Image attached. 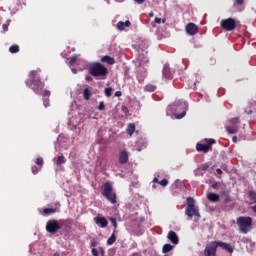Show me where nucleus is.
I'll return each mask as SVG.
<instances>
[{
  "label": "nucleus",
  "mask_w": 256,
  "mask_h": 256,
  "mask_svg": "<svg viewBox=\"0 0 256 256\" xmlns=\"http://www.w3.org/2000/svg\"><path fill=\"white\" fill-rule=\"evenodd\" d=\"M26 85L29 89H32L36 95H41L43 89H45V82L41 81V77L37 71H31L29 74V79L26 80Z\"/></svg>",
  "instance_id": "obj_1"
},
{
  "label": "nucleus",
  "mask_w": 256,
  "mask_h": 256,
  "mask_svg": "<svg viewBox=\"0 0 256 256\" xmlns=\"http://www.w3.org/2000/svg\"><path fill=\"white\" fill-rule=\"evenodd\" d=\"M88 73L92 77H102V79H105L109 75V70L103 64L96 62L89 67Z\"/></svg>",
  "instance_id": "obj_2"
},
{
  "label": "nucleus",
  "mask_w": 256,
  "mask_h": 256,
  "mask_svg": "<svg viewBox=\"0 0 256 256\" xmlns=\"http://www.w3.org/2000/svg\"><path fill=\"white\" fill-rule=\"evenodd\" d=\"M102 195L108 201H110V203H112L113 205H115V203H117V194L115 192H113V186L111 185V183L106 182L103 185Z\"/></svg>",
  "instance_id": "obj_3"
},
{
  "label": "nucleus",
  "mask_w": 256,
  "mask_h": 256,
  "mask_svg": "<svg viewBox=\"0 0 256 256\" xmlns=\"http://www.w3.org/2000/svg\"><path fill=\"white\" fill-rule=\"evenodd\" d=\"M237 225L241 233L246 235V233H249V227L253 225V218L241 216L237 219Z\"/></svg>",
  "instance_id": "obj_4"
},
{
  "label": "nucleus",
  "mask_w": 256,
  "mask_h": 256,
  "mask_svg": "<svg viewBox=\"0 0 256 256\" xmlns=\"http://www.w3.org/2000/svg\"><path fill=\"white\" fill-rule=\"evenodd\" d=\"M206 144H201L198 143L196 144V150L200 153H209V150L211 149V145H215L217 141L215 139L210 138V139H205Z\"/></svg>",
  "instance_id": "obj_5"
},
{
  "label": "nucleus",
  "mask_w": 256,
  "mask_h": 256,
  "mask_svg": "<svg viewBox=\"0 0 256 256\" xmlns=\"http://www.w3.org/2000/svg\"><path fill=\"white\" fill-rule=\"evenodd\" d=\"M220 25L222 29H224L225 31H234V29L237 28V23L233 18H227V19L221 20Z\"/></svg>",
  "instance_id": "obj_6"
},
{
  "label": "nucleus",
  "mask_w": 256,
  "mask_h": 256,
  "mask_svg": "<svg viewBox=\"0 0 256 256\" xmlns=\"http://www.w3.org/2000/svg\"><path fill=\"white\" fill-rule=\"evenodd\" d=\"M59 229H61V225H59V221L57 220H49L46 223V231L48 233H51L52 235H55V233L58 232Z\"/></svg>",
  "instance_id": "obj_7"
},
{
  "label": "nucleus",
  "mask_w": 256,
  "mask_h": 256,
  "mask_svg": "<svg viewBox=\"0 0 256 256\" xmlns=\"http://www.w3.org/2000/svg\"><path fill=\"white\" fill-rule=\"evenodd\" d=\"M217 241L210 242L204 249V256H217Z\"/></svg>",
  "instance_id": "obj_8"
},
{
  "label": "nucleus",
  "mask_w": 256,
  "mask_h": 256,
  "mask_svg": "<svg viewBox=\"0 0 256 256\" xmlns=\"http://www.w3.org/2000/svg\"><path fill=\"white\" fill-rule=\"evenodd\" d=\"M186 33L188 35H197V33H199V26H197V24L190 22L186 25Z\"/></svg>",
  "instance_id": "obj_9"
},
{
  "label": "nucleus",
  "mask_w": 256,
  "mask_h": 256,
  "mask_svg": "<svg viewBox=\"0 0 256 256\" xmlns=\"http://www.w3.org/2000/svg\"><path fill=\"white\" fill-rule=\"evenodd\" d=\"M94 223H96V225L98 227H100L101 229H105V227H107V225H109V221H107V218L101 217V216L95 217Z\"/></svg>",
  "instance_id": "obj_10"
},
{
  "label": "nucleus",
  "mask_w": 256,
  "mask_h": 256,
  "mask_svg": "<svg viewBox=\"0 0 256 256\" xmlns=\"http://www.w3.org/2000/svg\"><path fill=\"white\" fill-rule=\"evenodd\" d=\"M217 247H221V249H224V251H227L228 253H233L235 251V248L231 246L229 243L221 242V241H216Z\"/></svg>",
  "instance_id": "obj_11"
},
{
  "label": "nucleus",
  "mask_w": 256,
  "mask_h": 256,
  "mask_svg": "<svg viewBox=\"0 0 256 256\" xmlns=\"http://www.w3.org/2000/svg\"><path fill=\"white\" fill-rule=\"evenodd\" d=\"M118 161L120 165H125V163L129 161V153L127 152V150H122L119 152Z\"/></svg>",
  "instance_id": "obj_12"
},
{
  "label": "nucleus",
  "mask_w": 256,
  "mask_h": 256,
  "mask_svg": "<svg viewBox=\"0 0 256 256\" xmlns=\"http://www.w3.org/2000/svg\"><path fill=\"white\" fill-rule=\"evenodd\" d=\"M167 239H169L173 245H179V236H177L175 231H169Z\"/></svg>",
  "instance_id": "obj_13"
},
{
  "label": "nucleus",
  "mask_w": 256,
  "mask_h": 256,
  "mask_svg": "<svg viewBox=\"0 0 256 256\" xmlns=\"http://www.w3.org/2000/svg\"><path fill=\"white\" fill-rule=\"evenodd\" d=\"M185 215L188 217H195V215H199V210L195 208V206H187L185 210Z\"/></svg>",
  "instance_id": "obj_14"
},
{
  "label": "nucleus",
  "mask_w": 256,
  "mask_h": 256,
  "mask_svg": "<svg viewBox=\"0 0 256 256\" xmlns=\"http://www.w3.org/2000/svg\"><path fill=\"white\" fill-rule=\"evenodd\" d=\"M125 27H131V21L126 20L125 22L119 21V22L117 23V28H118L120 31H125Z\"/></svg>",
  "instance_id": "obj_15"
},
{
  "label": "nucleus",
  "mask_w": 256,
  "mask_h": 256,
  "mask_svg": "<svg viewBox=\"0 0 256 256\" xmlns=\"http://www.w3.org/2000/svg\"><path fill=\"white\" fill-rule=\"evenodd\" d=\"M207 199L211 203H217V202H219L220 196L218 194L210 192V193L207 194Z\"/></svg>",
  "instance_id": "obj_16"
},
{
  "label": "nucleus",
  "mask_w": 256,
  "mask_h": 256,
  "mask_svg": "<svg viewBox=\"0 0 256 256\" xmlns=\"http://www.w3.org/2000/svg\"><path fill=\"white\" fill-rule=\"evenodd\" d=\"M101 62L107 63L108 65H115V58L106 55L101 58Z\"/></svg>",
  "instance_id": "obj_17"
},
{
  "label": "nucleus",
  "mask_w": 256,
  "mask_h": 256,
  "mask_svg": "<svg viewBox=\"0 0 256 256\" xmlns=\"http://www.w3.org/2000/svg\"><path fill=\"white\" fill-rule=\"evenodd\" d=\"M226 130L230 135H234V133H237V131H239V126L238 125L227 126Z\"/></svg>",
  "instance_id": "obj_18"
},
{
  "label": "nucleus",
  "mask_w": 256,
  "mask_h": 256,
  "mask_svg": "<svg viewBox=\"0 0 256 256\" xmlns=\"http://www.w3.org/2000/svg\"><path fill=\"white\" fill-rule=\"evenodd\" d=\"M91 95H93V93H91V90L89 88H85L83 91V97L85 101H89V99H91Z\"/></svg>",
  "instance_id": "obj_19"
},
{
  "label": "nucleus",
  "mask_w": 256,
  "mask_h": 256,
  "mask_svg": "<svg viewBox=\"0 0 256 256\" xmlns=\"http://www.w3.org/2000/svg\"><path fill=\"white\" fill-rule=\"evenodd\" d=\"M126 133H127L128 135H130V136L135 133V123H130V124L127 126Z\"/></svg>",
  "instance_id": "obj_20"
},
{
  "label": "nucleus",
  "mask_w": 256,
  "mask_h": 256,
  "mask_svg": "<svg viewBox=\"0 0 256 256\" xmlns=\"http://www.w3.org/2000/svg\"><path fill=\"white\" fill-rule=\"evenodd\" d=\"M163 75L166 79H173V74H171V70L168 67L164 68Z\"/></svg>",
  "instance_id": "obj_21"
},
{
  "label": "nucleus",
  "mask_w": 256,
  "mask_h": 256,
  "mask_svg": "<svg viewBox=\"0 0 256 256\" xmlns=\"http://www.w3.org/2000/svg\"><path fill=\"white\" fill-rule=\"evenodd\" d=\"M156 89H157V86L153 84H148L144 87V91H146L147 93H153V91H155Z\"/></svg>",
  "instance_id": "obj_22"
},
{
  "label": "nucleus",
  "mask_w": 256,
  "mask_h": 256,
  "mask_svg": "<svg viewBox=\"0 0 256 256\" xmlns=\"http://www.w3.org/2000/svg\"><path fill=\"white\" fill-rule=\"evenodd\" d=\"M170 251H173V245L171 244H164L162 248V253L167 254Z\"/></svg>",
  "instance_id": "obj_23"
},
{
  "label": "nucleus",
  "mask_w": 256,
  "mask_h": 256,
  "mask_svg": "<svg viewBox=\"0 0 256 256\" xmlns=\"http://www.w3.org/2000/svg\"><path fill=\"white\" fill-rule=\"evenodd\" d=\"M43 213H44V215H53V213H57V209H55V208H44Z\"/></svg>",
  "instance_id": "obj_24"
},
{
  "label": "nucleus",
  "mask_w": 256,
  "mask_h": 256,
  "mask_svg": "<svg viewBox=\"0 0 256 256\" xmlns=\"http://www.w3.org/2000/svg\"><path fill=\"white\" fill-rule=\"evenodd\" d=\"M66 162H67V160L65 159V156L61 155V156H58V158L56 160V165H63Z\"/></svg>",
  "instance_id": "obj_25"
},
{
  "label": "nucleus",
  "mask_w": 256,
  "mask_h": 256,
  "mask_svg": "<svg viewBox=\"0 0 256 256\" xmlns=\"http://www.w3.org/2000/svg\"><path fill=\"white\" fill-rule=\"evenodd\" d=\"M117 241V237L115 236V232L112 233L111 237L107 240V245H113Z\"/></svg>",
  "instance_id": "obj_26"
},
{
  "label": "nucleus",
  "mask_w": 256,
  "mask_h": 256,
  "mask_svg": "<svg viewBox=\"0 0 256 256\" xmlns=\"http://www.w3.org/2000/svg\"><path fill=\"white\" fill-rule=\"evenodd\" d=\"M9 51L11 53H19V45L17 44H14L12 46L9 47Z\"/></svg>",
  "instance_id": "obj_27"
},
{
  "label": "nucleus",
  "mask_w": 256,
  "mask_h": 256,
  "mask_svg": "<svg viewBox=\"0 0 256 256\" xmlns=\"http://www.w3.org/2000/svg\"><path fill=\"white\" fill-rule=\"evenodd\" d=\"M187 207H195V199H193V197H188L187 198Z\"/></svg>",
  "instance_id": "obj_28"
},
{
  "label": "nucleus",
  "mask_w": 256,
  "mask_h": 256,
  "mask_svg": "<svg viewBox=\"0 0 256 256\" xmlns=\"http://www.w3.org/2000/svg\"><path fill=\"white\" fill-rule=\"evenodd\" d=\"M104 93L106 97H111V95H113V88L111 87L105 88Z\"/></svg>",
  "instance_id": "obj_29"
},
{
  "label": "nucleus",
  "mask_w": 256,
  "mask_h": 256,
  "mask_svg": "<svg viewBox=\"0 0 256 256\" xmlns=\"http://www.w3.org/2000/svg\"><path fill=\"white\" fill-rule=\"evenodd\" d=\"M230 123L232 126L239 125V123H241V120L239 119V117H235V118L230 119Z\"/></svg>",
  "instance_id": "obj_30"
},
{
  "label": "nucleus",
  "mask_w": 256,
  "mask_h": 256,
  "mask_svg": "<svg viewBox=\"0 0 256 256\" xmlns=\"http://www.w3.org/2000/svg\"><path fill=\"white\" fill-rule=\"evenodd\" d=\"M110 223H112L113 227H114V233H116L117 231V219L115 218H110Z\"/></svg>",
  "instance_id": "obj_31"
},
{
  "label": "nucleus",
  "mask_w": 256,
  "mask_h": 256,
  "mask_svg": "<svg viewBox=\"0 0 256 256\" xmlns=\"http://www.w3.org/2000/svg\"><path fill=\"white\" fill-rule=\"evenodd\" d=\"M209 167H211V164L205 163V164H202L199 169H200V171H207V169H209Z\"/></svg>",
  "instance_id": "obj_32"
},
{
  "label": "nucleus",
  "mask_w": 256,
  "mask_h": 256,
  "mask_svg": "<svg viewBox=\"0 0 256 256\" xmlns=\"http://www.w3.org/2000/svg\"><path fill=\"white\" fill-rule=\"evenodd\" d=\"M42 96H43V99H49V97H51V92L49 90H45Z\"/></svg>",
  "instance_id": "obj_33"
},
{
  "label": "nucleus",
  "mask_w": 256,
  "mask_h": 256,
  "mask_svg": "<svg viewBox=\"0 0 256 256\" xmlns=\"http://www.w3.org/2000/svg\"><path fill=\"white\" fill-rule=\"evenodd\" d=\"M70 65H75V62L77 61V56H72L68 59Z\"/></svg>",
  "instance_id": "obj_34"
},
{
  "label": "nucleus",
  "mask_w": 256,
  "mask_h": 256,
  "mask_svg": "<svg viewBox=\"0 0 256 256\" xmlns=\"http://www.w3.org/2000/svg\"><path fill=\"white\" fill-rule=\"evenodd\" d=\"M159 185H161L162 187H167V185H169V180L163 179L159 182Z\"/></svg>",
  "instance_id": "obj_35"
},
{
  "label": "nucleus",
  "mask_w": 256,
  "mask_h": 256,
  "mask_svg": "<svg viewBox=\"0 0 256 256\" xmlns=\"http://www.w3.org/2000/svg\"><path fill=\"white\" fill-rule=\"evenodd\" d=\"M98 110H99V111L105 110V103H104L103 101L99 102Z\"/></svg>",
  "instance_id": "obj_36"
},
{
  "label": "nucleus",
  "mask_w": 256,
  "mask_h": 256,
  "mask_svg": "<svg viewBox=\"0 0 256 256\" xmlns=\"http://www.w3.org/2000/svg\"><path fill=\"white\" fill-rule=\"evenodd\" d=\"M31 171L33 175H37L39 173V168H37V166H32Z\"/></svg>",
  "instance_id": "obj_37"
},
{
  "label": "nucleus",
  "mask_w": 256,
  "mask_h": 256,
  "mask_svg": "<svg viewBox=\"0 0 256 256\" xmlns=\"http://www.w3.org/2000/svg\"><path fill=\"white\" fill-rule=\"evenodd\" d=\"M36 165H39L40 167H43V158H37L36 159Z\"/></svg>",
  "instance_id": "obj_38"
},
{
  "label": "nucleus",
  "mask_w": 256,
  "mask_h": 256,
  "mask_svg": "<svg viewBox=\"0 0 256 256\" xmlns=\"http://www.w3.org/2000/svg\"><path fill=\"white\" fill-rule=\"evenodd\" d=\"M2 29H3L4 32L9 31V22L7 24H3Z\"/></svg>",
  "instance_id": "obj_39"
},
{
  "label": "nucleus",
  "mask_w": 256,
  "mask_h": 256,
  "mask_svg": "<svg viewBox=\"0 0 256 256\" xmlns=\"http://www.w3.org/2000/svg\"><path fill=\"white\" fill-rule=\"evenodd\" d=\"M44 107H49V98H43Z\"/></svg>",
  "instance_id": "obj_40"
},
{
  "label": "nucleus",
  "mask_w": 256,
  "mask_h": 256,
  "mask_svg": "<svg viewBox=\"0 0 256 256\" xmlns=\"http://www.w3.org/2000/svg\"><path fill=\"white\" fill-rule=\"evenodd\" d=\"M187 115V112L183 111L181 114L177 115V119H183Z\"/></svg>",
  "instance_id": "obj_41"
},
{
  "label": "nucleus",
  "mask_w": 256,
  "mask_h": 256,
  "mask_svg": "<svg viewBox=\"0 0 256 256\" xmlns=\"http://www.w3.org/2000/svg\"><path fill=\"white\" fill-rule=\"evenodd\" d=\"M92 255H93V256H99V252L97 251L96 248H93V249H92Z\"/></svg>",
  "instance_id": "obj_42"
},
{
  "label": "nucleus",
  "mask_w": 256,
  "mask_h": 256,
  "mask_svg": "<svg viewBox=\"0 0 256 256\" xmlns=\"http://www.w3.org/2000/svg\"><path fill=\"white\" fill-rule=\"evenodd\" d=\"M235 3L236 5H243V3H245V0H236Z\"/></svg>",
  "instance_id": "obj_43"
},
{
  "label": "nucleus",
  "mask_w": 256,
  "mask_h": 256,
  "mask_svg": "<svg viewBox=\"0 0 256 256\" xmlns=\"http://www.w3.org/2000/svg\"><path fill=\"white\" fill-rule=\"evenodd\" d=\"M219 187V182H215L214 184H212V189H218Z\"/></svg>",
  "instance_id": "obj_44"
},
{
  "label": "nucleus",
  "mask_w": 256,
  "mask_h": 256,
  "mask_svg": "<svg viewBox=\"0 0 256 256\" xmlns=\"http://www.w3.org/2000/svg\"><path fill=\"white\" fill-rule=\"evenodd\" d=\"M216 173H217L218 175H223V170H221V168H217V169H216Z\"/></svg>",
  "instance_id": "obj_45"
},
{
  "label": "nucleus",
  "mask_w": 256,
  "mask_h": 256,
  "mask_svg": "<svg viewBox=\"0 0 256 256\" xmlns=\"http://www.w3.org/2000/svg\"><path fill=\"white\" fill-rule=\"evenodd\" d=\"M138 5H143L145 3V0H134Z\"/></svg>",
  "instance_id": "obj_46"
},
{
  "label": "nucleus",
  "mask_w": 256,
  "mask_h": 256,
  "mask_svg": "<svg viewBox=\"0 0 256 256\" xmlns=\"http://www.w3.org/2000/svg\"><path fill=\"white\" fill-rule=\"evenodd\" d=\"M154 21H155V23L161 24V21H162V20H161V18L156 17Z\"/></svg>",
  "instance_id": "obj_47"
},
{
  "label": "nucleus",
  "mask_w": 256,
  "mask_h": 256,
  "mask_svg": "<svg viewBox=\"0 0 256 256\" xmlns=\"http://www.w3.org/2000/svg\"><path fill=\"white\" fill-rule=\"evenodd\" d=\"M221 195H226V197H229V191H223L221 192Z\"/></svg>",
  "instance_id": "obj_48"
},
{
  "label": "nucleus",
  "mask_w": 256,
  "mask_h": 256,
  "mask_svg": "<svg viewBox=\"0 0 256 256\" xmlns=\"http://www.w3.org/2000/svg\"><path fill=\"white\" fill-rule=\"evenodd\" d=\"M85 80L89 82V81H93V78L91 76H86Z\"/></svg>",
  "instance_id": "obj_49"
},
{
  "label": "nucleus",
  "mask_w": 256,
  "mask_h": 256,
  "mask_svg": "<svg viewBox=\"0 0 256 256\" xmlns=\"http://www.w3.org/2000/svg\"><path fill=\"white\" fill-rule=\"evenodd\" d=\"M121 95H122L121 91H116V93H115L116 97H121Z\"/></svg>",
  "instance_id": "obj_50"
},
{
  "label": "nucleus",
  "mask_w": 256,
  "mask_h": 256,
  "mask_svg": "<svg viewBox=\"0 0 256 256\" xmlns=\"http://www.w3.org/2000/svg\"><path fill=\"white\" fill-rule=\"evenodd\" d=\"M160 182H161V181H159V178H154V179H153V183H158V185H159Z\"/></svg>",
  "instance_id": "obj_51"
},
{
  "label": "nucleus",
  "mask_w": 256,
  "mask_h": 256,
  "mask_svg": "<svg viewBox=\"0 0 256 256\" xmlns=\"http://www.w3.org/2000/svg\"><path fill=\"white\" fill-rule=\"evenodd\" d=\"M232 141H233V143H237V136H233Z\"/></svg>",
  "instance_id": "obj_52"
},
{
  "label": "nucleus",
  "mask_w": 256,
  "mask_h": 256,
  "mask_svg": "<svg viewBox=\"0 0 256 256\" xmlns=\"http://www.w3.org/2000/svg\"><path fill=\"white\" fill-rule=\"evenodd\" d=\"M100 253L102 256H105V251L103 250V248H100Z\"/></svg>",
  "instance_id": "obj_53"
},
{
  "label": "nucleus",
  "mask_w": 256,
  "mask_h": 256,
  "mask_svg": "<svg viewBox=\"0 0 256 256\" xmlns=\"http://www.w3.org/2000/svg\"><path fill=\"white\" fill-rule=\"evenodd\" d=\"M154 15H155V14H154L153 12H150V13H149V17H154Z\"/></svg>",
  "instance_id": "obj_54"
},
{
  "label": "nucleus",
  "mask_w": 256,
  "mask_h": 256,
  "mask_svg": "<svg viewBox=\"0 0 256 256\" xmlns=\"http://www.w3.org/2000/svg\"><path fill=\"white\" fill-rule=\"evenodd\" d=\"M167 20L165 18L162 19V23H165Z\"/></svg>",
  "instance_id": "obj_55"
},
{
  "label": "nucleus",
  "mask_w": 256,
  "mask_h": 256,
  "mask_svg": "<svg viewBox=\"0 0 256 256\" xmlns=\"http://www.w3.org/2000/svg\"><path fill=\"white\" fill-rule=\"evenodd\" d=\"M123 111H127V108H123Z\"/></svg>",
  "instance_id": "obj_56"
},
{
  "label": "nucleus",
  "mask_w": 256,
  "mask_h": 256,
  "mask_svg": "<svg viewBox=\"0 0 256 256\" xmlns=\"http://www.w3.org/2000/svg\"><path fill=\"white\" fill-rule=\"evenodd\" d=\"M123 111H127V108H123Z\"/></svg>",
  "instance_id": "obj_57"
},
{
  "label": "nucleus",
  "mask_w": 256,
  "mask_h": 256,
  "mask_svg": "<svg viewBox=\"0 0 256 256\" xmlns=\"http://www.w3.org/2000/svg\"><path fill=\"white\" fill-rule=\"evenodd\" d=\"M77 72V70H73V73H76Z\"/></svg>",
  "instance_id": "obj_58"
},
{
  "label": "nucleus",
  "mask_w": 256,
  "mask_h": 256,
  "mask_svg": "<svg viewBox=\"0 0 256 256\" xmlns=\"http://www.w3.org/2000/svg\"><path fill=\"white\" fill-rule=\"evenodd\" d=\"M54 256H59V254H54Z\"/></svg>",
  "instance_id": "obj_59"
},
{
  "label": "nucleus",
  "mask_w": 256,
  "mask_h": 256,
  "mask_svg": "<svg viewBox=\"0 0 256 256\" xmlns=\"http://www.w3.org/2000/svg\"><path fill=\"white\" fill-rule=\"evenodd\" d=\"M226 201H229V198H226Z\"/></svg>",
  "instance_id": "obj_60"
}]
</instances>
